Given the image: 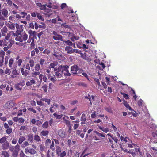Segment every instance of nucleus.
Wrapping results in <instances>:
<instances>
[{
    "label": "nucleus",
    "instance_id": "473e14b6",
    "mask_svg": "<svg viewBox=\"0 0 157 157\" xmlns=\"http://www.w3.org/2000/svg\"><path fill=\"white\" fill-rule=\"evenodd\" d=\"M6 2H7V4L9 7H11L13 4L12 2L10 0H5Z\"/></svg>",
    "mask_w": 157,
    "mask_h": 157
},
{
    "label": "nucleus",
    "instance_id": "a19ab883",
    "mask_svg": "<svg viewBox=\"0 0 157 157\" xmlns=\"http://www.w3.org/2000/svg\"><path fill=\"white\" fill-rule=\"evenodd\" d=\"M8 27L10 29L12 30H14L15 29L14 24H9L8 26Z\"/></svg>",
    "mask_w": 157,
    "mask_h": 157
},
{
    "label": "nucleus",
    "instance_id": "6e6552de",
    "mask_svg": "<svg viewBox=\"0 0 157 157\" xmlns=\"http://www.w3.org/2000/svg\"><path fill=\"white\" fill-rule=\"evenodd\" d=\"M15 103L13 100L7 101L4 105V108L6 109H10L14 106Z\"/></svg>",
    "mask_w": 157,
    "mask_h": 157
},
{
    "label": "nucleus",
    "instance_id": "de8ad7c7",
    "mask_svg": "<svg viewBox=\"0 0 157 157\" xmlns=\"http://www.w3.org/2000/svg\"><path fill=\"white\" fill-rule=\"evenodd\" d=\"M12 132V129L11 128H8L6 130V132L8 134H11Z\"/></svg>",
    "mask_w": 157,
    "mask_h": 157
},
{
    "label": "nucleus",
    "instance_id": "393cba45",
    "mask_svg": "<svg viewBox=\"0 0 157 157\" xmlns=\"http://www.w3.org/2000/svg\"><path fill=\"white\" fill-rule=\"evenodd\" d=\"M24 69H21V71L22 74L26 77L28 74L29 73V70H25V71H24Z\"/></svg>",
    "mask_w": 157,
    "mask_h": 157
},
{
    "label": "nucleus",
    "instance_id": "6e6d98bb",
    "mask_svg": "<svg viewBox=\"0 0 157 157\" xmlns=\"http://www.w3.org/2000/svg\"><path fill=\"white\" fill-rule=\"evenodd\" d=\"M28 129V127L26 126H21L20 128V130H27Z\"/></svg>",
    "mask_w": 157,
    "mask_h": 157
},
{
    "label": "nucleus",
    "instance_id": "a18cd8bd",
    "mask_svg": "<svg viewBox=\"0 0 157 157\" xmlns=\"http://www.w3.org/2000/svg\"><path fill=\"white\" fill-rule=\"evenodd\" d=\"M29 65L31 67L34 66V62L33 59H30L29 61Z\"/></svg>",
    "mask_w": 157,
    "mask_h": 157
},
{
    "label": "nucleus",
    "instance_id": "20e7f679",
    "mask_svg": "<svg viewBox=\"0 0 157 157\" xmlns=\"http://www.w3.org/2000/svg\"><path fill=\"white\" fill-rule=\"evenodd\" d=\"M61 148L59 146H56V154L57 155L60 157H64L66 156L67 153L65 151L61 152Z\"/></svg>",
    "mask_w": 157,
    "mask_h": 157
},
{
    "label": "nucleus",
    "instance_id": "412c9836",
    "mask_svg": "<svg viewBox=\"0 0 157 157\" xmlns=\"http://www.w3.org/2000/svg\"><path fill=\"white\" fill-rule=\"evenodd\" d=\"M35 81L34 80L32 79L30 81H28L26 82V85L28 86H30L34 84Z\"/></svg>",
    "mask_w": 157,
    "mask_h": 157
},
{
    "label": "nucleus",
    "instance_id": "603ef678",
    "mask_svg": "<svg viewBox=\"0 0 157 157\" xmlns=\"http://www.w3.org/2000/svg\"><path fill=\"white\" fill-rule=\"evenodd\" d=\"M21 14L22 15L21 16V18H24L25 17V16L27 15V13L24 12H21Z\"/></svg>",
    "mask_w": 157,
    "mask_h": 157
},
{
    "label": "nucleus",
    "instance_id": "5fc2aeb1",
    "mask_svg": "<svg viewBox=\"0 0 157 157\" xmlns=\"http://www.w3.org/2000/svg\"><path fill=\"white\" fill-rule=\"evenodd\" d=\"M62 26L64 28H70V26L69 25H66V23H64L62 24Z\"/></svg>",
    "mask_w": 157,
    "mask_h": 157
},
{
    "label": "nucleus",
    "instance_id": "c756f323",
    "mask_svg": "<svg viewBox=\"0 0 157 157\" xmlns=\"http://www.w3.org/2000/svg\"><path fill=\"white\" fill-rule=\"evenodd\" d=\"M46 63V62L44 59H41L40 60V64L41 65L42 67H43L44 65H45Z\"/></svg>",
    "mask_w": 157,
    "mask_h": 157
},
{
    "label": "nucleus",
    "instance_id": "69168bd1",
    "mask_svg": "<svg viewBox=\"0 0 157 157\" xmlns=\"http://www.w3.org/2000/svg\"><path fill=\"white\" fill-rule=\"evenodd\" d=\"M95 111L94 112V113L91 114V117L92 118H95L97 117V115L95 113Z\"/></svg>",
    "mask_w": 157,
    "mask_h": 157
},
{
    "label": "nucleus",
    "instance_id": "7c9ffc66",
    "mask_svg": "<svg viewBox=\"0 0 157 157\" xmlns=\"http://www.w3.org/2000/svg\"><path fill=\"white\" fill-rule=\"evenodd\" d=\"M79 37L78 36L74 35L70 39L72 41H74L75 40H78L79 39Z\"/></svg>",
    "mask_w": 157,
    "mask_h": 157
},
{
    "label": "nucleus",
    "instance_id": "f8f14e48",
    "mask_svg": "<svg viewBox=\"0 0 157 157\" xmlns=\"http://www.w3.org/2000/svg\"><path fill=\"white\" fill-rule=\"evenodd\" d=\"M86 120V117L85 114L83 113L81 117L80 120L81 121V124L83 125L85 124V121Z\"/></svg>",
    "mask_w": 157,
    "mask_h": 157
},
{
    "label": "nucleus",
    "instance_id": "c85d7f7f",
    "mask_svg": "<svg viewBox=\"0 0 157 157\" xmlns=\"http://www.w3.org/2000/svg\"><path fill=\"white\" fill-rule=\"evenodd\" d=\"M62 75L59 73V70L56 72L55 76L57 78H60L62 77Z\"/></svg>",
    "mask_w": 157,
    "mask_h": 157
},
{
    "label": "nucleus",
    "instance_id": "ea45409f",
    "mask_svg": "<svg viewBox=\"0 0 157 157\" xmlns=\"http://www.w3.org/2000/svg\"><path fill=\"white\" fill-rule=\"evenodd\" d=\"M69 67V66L68 65H64L63 66L62 65H60L59 66L58 69H68Z\"/></svg>",
    "mask_w": 157,
    "mask_h": 157
},
{
    "label": "nucleus",
    "instance_id": "423d86ee",
    "mask_svg": "<svg viewBox=\"0 0 157 157\" xmlns=\"http://www.w3.org/2000/svg\"><path fill=\"white\" fill-rule=\"evenodd\" d=\"M52 33L54 35L52 38L55 40H60L63 41V36L61 35L58 34L57 32L55 31H53Z\"/></svg>",
    "mask_w": 157,
    "mask_h": 157
},
{
    "label": "nucleus",
    "instance_id": "4d7b16f0",
    "mask_svg": "<svg viewBox=\"0 0 157 157\" xmlns=\"http://www.w3.org/2000/svg\"><path fill=\"white\" fill-rule=\"evenodd\" d=\"M40 73L39 71L36 72H34L33 73L32 76L33 77H36V76L39 75Z\"/></svg>",
    "mask_w": 157,
    "mask_h": 157
},
{
    "label": "nucleus",
    "instance_id": "dca6fc26",
    "mask_svg": "<svg viewBox=\"0 0 157 157\" xmlns=\"http://www.w3.org/2000/svg\"><path fill=\"white\" fill-rule=\"evenodd\" d=\"M27 140L29 142L32 143L33 142V134H29L27 135Z\"/></svg>",
    "mask_w": 157,
    "mask_h": 157
},
{
    "label": "nucleus",
    "instance_id": "a878e982",
    "mask_svg": "<svg viewBox=\"0 0 157 157\" xmlns=\"http://www.w3.org/2000/svg\"><path fill=\"white\" fill-rule=\"evenodd\" d=\"M25 140V138L24 136H21L18 140V143L19 144H21L22 142Z\"/></svg>",
    "mask_w": 157,
    "mask_h": 157
},
{
    "label": "nucleus",
    "instance_id": "f704fd0d",
    "mask_svg": "<svg viewBox=\"0 0 157 157\" xmlns=\"http://www.w3.org/2000/svg\"><path fill=\"white\" fill-rule=\"evenodd\" d=\"M57 62H56L55 63H51L49 66V67L50 68H53L55 66H57Z\"/></svg>",
    "mask_w": 157,
    "mask_h": 157
},
{
    "label": "nucleus",
    "instance_id": "8fccbe9b",
    "mask_svg": "<svg viewBox=\"0 0 157 157\" xmlns=\"http://www.w3.org/2000/svg\"><path fill=\"white\" fill-rule=\"evenodd\" d=\"M42 101H43V99H42L39 101H37V104L40 106H43L44 105V104L42 102Z\"/></svg>",
    "mask_w": 157,
    "mask_h": 157
},
{
    "label": "nucleus",
    "instance_id": "9b49d317",
    "mask_svg": "<svg viewBox=\"0 0 157 157\" xmlns=\"http://www.w3.org/2000/svg\"><path fill=\"white\" fill-rule=\"evenodd\" d=\"M5 52L3 51H1L0 53V66H2L4 62V55Z\"/></svg>",
    "mask_w": 157,
    "mask_h": 157
},
{
    "label": "nucleus",
    "instance_id": "49530a36",
    "mask_svg": "<svg viewBox=\"0 0 157 157\" xmlns=\"http://www.w3.org/2000/svg\"><path fill=\"white\" fill-rule=\"evenodd\" d=\"M42 88L45 92H46L47 91V86L46 84H44L42 87Z\"/></svg>",
    "mask_w": 157,
    "mask_h": 157
},
{
    "label": "nucleus",
    "instance_id": "e2e57ef3",
    "mask_svg": "<svg viewBox=\"0 0 157 157\" xmlns=\"http://www.w3.org/2000/svg\"><path fill=\"white\" fill-rule=\"evenodd\" d=\"M22 62V59H18L17 62V63L18 66H20L21 65V64Z\"/></svg>",
    "mask_w": 157,
    "mask_h": 157
},
{
    "label": "nucleus",
    "instance_id": "ddd939ff",
    "mask_svg": "<svg viewBox=\"0 0 157 157\" xmlns=\"http://www.w3.org/2000/svg\"><path fill=\"white\" fill-rule=\"evenodd\" d=\"M59 135L62 138H64L66 135V133L62 130H59L58 132Z\"/></svg>",
    "mask_w": 157,
    "mask_h": 157
},
{
    "label": "nucleus",
    "instance_id": "b1692460",
    "mask_svg": "<svg viewBox=\"0 0 157 157\" xmlns=\"http://www.w3.org/2000/svg\"><path fill=\"white\" fill-rule=\"evenodd\" d=\"M7 138L6 136H5L2 138L0 139V143L2 144L5 143L6 141H7Z\"/></svg>",
    "mask_w": 157,
    "mask_h": 157
},
{
    "label": "nucleus",
    "instance_id": "2f4dec72",
    "mask_svg": "<svg viewBox=\"0 0 157 157\" xmlns=\"http://www.w3.org/2000/svg\"><path fill=\"white\" fill-rule=\"evenodd\" d=\"M36 16L39 19L41 20L42 21H44V19L42 17V16L40 15V14L38 13H36Z\"/></svg>",
    "mask_w": 157,
    "mask_h": 157
},
{
    "label": "nucleus",
    "instance_id": "6ab92c4d",
    "mask_svg": "<svg viewBox=\"0 0 157 157\" xmlns=\"http://www.w3.org/2000/svg\"><path fill=\"white\" fill-rule=\"evenodd\" d=\"M123 104L126 107L127 109H128L130 110H132V109L131 107L129 106V104L128 103L127 101L124 100Z\"/></svg>",
    "mask_w": 157,
    "mask_h": 157
},
{
    "label": "nucleus",
    "instance_id": "bb28decb",
    "mask_svg": "<svg viewBox=\"0 0 157 157\" xmlns=\"http://www.w3.org/2000/svg\"><path fill=\"white\" fill-rule=\"evenodd\" d=\"M34 139L36 142H39L41 141L40 137L37 135H34Z\"/></svg>",
    "mask_w": 157,
    "mask_h": 157
},
{
    "label": "nucleus",
    "instance_id": "cd10ccee",
    "mask_svg": "<svg viewBox=\"0 0 157 157\" xmlns=\"http://www.w3.org/2000/svg\"><path fill=\"white\" fill-rule=\"evenodd\" d=\"M79 69H71V74L73 75H75L76 74H77V71H78Z\"/></svg>",
    "mask_w": 157,
    "mask_h": 157
},
{
    "label": "nucleus",
    "instance_id": "0eeeda50",
    "mask_svg": "<svg viewBox=\"0 0 157 157\" xmlns=\"http://www.w3.org/2000/svg\"><path fill=\"white\" fill-rule=\"evenodd\" d=\"M17 63L16 62H14V59L11 58L9 61V65L10 67L12 69H16L17 67Z\"/></svg>",
    "mask_w": 157,
    "mask_h": 157
},
{
    "label": "nucleus",
    "instance_id": "09e8293b",
    "mask_svg": "<svg viewBox=\"0 0 157 157\" xmlns=\"http://www.w3.org/2000/svg\"><path fill=\"white\" fill-rule=\"evenodd\" d=\"M13 74L15 75H18L19 74V71H17L16 69H13L12 71Z\"/></svg>",
    "mask_w": 157,
    "mask_h": 157
},
{
    "label": "nucleus",
    "instance_id": "7ed1b4c3",
    "mask_svg": "<svg viewBox=\"0 0 157 157\" xmlns=\"http://www.w3.org/2000/svg\"><path fill=\"white\" fill-rule=\"evenodd\" d=\"M91 137L95 140H99L100 137H105V136L97 131H93L91 134Z\"/></svg>",
    "mask_w": 157,
    "mask_h": 157
},
{
    "label": "nucleus",
    "instance_id": "aec40b11",
    "mask_svg": "<svg viewBox=\"0 0 157 157\" xmlns=\"http://www.w3.org/2000/svg\"><path fill=\"white\" fill-rule=\"evenodd\" d=\"M49 133V132L47 130H42L40 133L41 136H46Z\"/></svg>",
    "mask_w": 157,
    "mask_h": 157
},
{
    "label": "nucleus",
    "instance_id": "774afa93",
    "mask_svg": "<svg viewBox=\"0 0 157 157\" xmlns=\"http://www.w3.org/2000/svg\"><path fill=\"white\" fill-rule=\"evenodd\" d=\"M79 125V124H74L73 128L74 130L76 129Z\"/></svg>",
    "mask_w": 157,
    "mask_h": 157
},
{
    "label": "nucleus",
    "instance_id": "a211bd4d",
    "mask_svg": "<svg viewBox=\"0 0 157 157\" xmlns=\"http://www.w3.org/2000/svg\"><path fill=\"white\" fill-rule=\"evenodd\" d=\"M1 155L3 157H9V154L8 152L5 150L2 151Z\"/></svg>",
    "mask_w": 157,
    "mask_h": 157
},
{
    "label": "nucleus",
    "instance_id": "9d476101",
    "mask_svg": "<svg viewBox=\"0 0 157 157\" xmlns=\"http://www.w3.org/2000/svg\"><path fill=\"white\" fill-rule=\"evenodd\" d=\"M4 40V46L11 47L13 43V41L11 40Z\"/></svg>",
    "mask_w": 157,
    "mask_h": 157
},
{
    "label": "nucleus",
    "instance_id": "c03bdc74",
    "mask_svg": "<svg viewBox=\"0 0 157 157\" xmlns=\"http://www.w3.org/2000/svg\"><path fill=\"white\" fill-rule=\"evenodd\" d=\"M54 145H55V144H54V141H52V144L50 147V148L52 151H54L55 149V148L54 147Z\"/></svg>",
    "mask_w": 157,
    "mask_h": 157
},
{
    "label": "nucleus",
    "instance_id": "4c0bfd02",
    "mask_svg": "<svg viewBox=\"0 0 157 157\" xmlns=\"http://www.w3.org/2000/svg\"><path fill=\"white\" fill-rule=\"evenodd\" d=\"M40 149L41 151H44L45 147L44 145L41 144H40L39 146Z\"/></svg>",
    "mask_w": 157,
    "mask_h": 157
},
{
    "label": "nucleus",
    "instance_id": "5701e85b",
    "mask_svg": "<svg viewBox=\"0 0 157 157\" xmlns=\"http://www.w3.org/2000/svg\"><path fill=\"white\" fill-rule=\"evenodd\" d=\"M62 73H64L65 75L70 76L71 75L69 72L68 69H62Z\"/></svg>",
    "mask_w": 157,
    "mask_h": 157
},
{
    "label": "nucleus",
    "instance_id": "864d4df0",
    "mask_svg": "<svg viewBox=\"0 0 157 157\" xmlns=\"http://www.w3.org/2000/svg\"><path fill=\"white\" fill-rule=\"evenodd\" d=\"M37 35V32L34 31V33H33V34L32 35V37L33 38V39H36V35Z\"/></svg>",
    "mask_w": 157,
    "mask_h": 157
},
{
    "label": "nucleus",
    "instance_id": "052dcab7",
    "mask_svg": "<svg viewBox=\"0 0 157 157\" xmlns=\"http://www.w3.org/2000/svg\"><path fill=\"white\" fill-rule=\"evenodd\" d=\"M27 109L28 110L32 112L33 113H36V111L32 108H28Z\"/></svg>",
    "mask_w": 157,
    "mask_h": 157
},
{
    "label": "nucleus",
    "instance_id": "e433bc0d",
    "mask_svg": "<svg viewBox=\"0 0 157 157\" xmlns=\"http://www.w3.org/2000/svg\"><path fill=\"white\" fill-rule=\"evenodd\" d=\"M105 109L108 112L110 113H112V111L111 108L110 107H104Z\"/></svg>",
    "mask_w": 157,
    "mask_h": 157
},
{
    "label": "nucleus",
    "instance_id": "680f3d73",
    "mask_svg": "<svg viewBox=\"0 0 157 157\" xmlns=\"http://www.w3.org/2000/svg\"><path fill=\"white\" fill-rule=\"evenodd\" d=\"M143 100L141 99H140V100H139V101L138 102V105L139 106H141L143 104Z\"/></svg>",
    "mask_w": 157,
    "mask_h": 157
},
{
    "label": "nucleus",
    "instance_id": "13d9d810",
    "mask_svg": "<svg viewBox=\"0 0 157 157\" xmlns=\"http://www.w3.org/2000/svg\"><path fill=\"white\" fill-rule=\"evenodd\" d=\"M50 51L49 50L45 49L43 52V53L44 54H47V55L49 54L50 53Z\"/></svg>",
    "mask_w": 157,
    "mask_h": 157
},
{
    "label": "nucleus",
    "instance_id": "39448f33",
    "mask_svg": "<svg viewBox=\"0 0 157 157\" xmlns=\"http://www.w3.org/2000/svg\"><path fill=\"white\" fill-rule=\"evenodd\" d=\"M8 12L6 9L4 8L1 10L0 20H6L5 18H7L8 17Z\"/></svg>",
    "mask_w": 157,
    "mask_h": 157
},
{
    "label": "nucleus",
    "instance_id": "0e129e2a",
    "mask_svg": "<svg viewBox=\"0 0 157 157\" xmlns=\"http://www.w3.org/2000/svg\"><path fill=\"white\" fill-rule=\"evenodd\" d=\"M111 137L112 138V139L116 143H117V142L118 141V140L117 139V138L116 137H113L112 136H111Z\"/></svg>",
    "mask_w": 157,
    "mask_h": 157
},
{
    "label": "nucleus",
    "instance_id": "f03ea898",
    "mask_svg": "<svg viewBox=\"0 0 157 157\" xmlns=\"http://www.w3.org/2000/svg\"><path fill=\"white\" fill-rule=\"evenodd\" d=\"M28 37V35L25 33H23L18 35H16V37H15V40L16 41H19L21 42L24 41V43L17 42L16 44L21 46L26 44L27 42H25V41L27 40Z\"/></svg>",
    "mask_w": 157,
    "mask_h": 157
},
{
    "label": "nucleus",
    "instance_id": "4be33fe9",
    "mask_svg": "<svg viewBox=\"0 0 157 157\" xmlns=\"http://www.w3.org/2000/svg\"><path fill=\"white\" fill-rule=\"evenodd\" d=\"M134 112H128V114L129 116L130 117L132 116V115H133L134 117H136L138 115L137 113L135 112V111H134L133 109H132V110Z\"/></svg>",
    "mask_w": 157,
    "mask_h": 157
},
{
    "label": "nucleus",
    "instance_id": "f3484780",
    "mask_svg": "<svg viewBox=\"0 0 157 157\" xmlns=\"http://www.w3.org/2000/svg\"><path fill=\"white\" fill-rule=\"evenodd\" d=\"M65 50L67 51L68 53L71 54L73 53V49L71 47L66 46L65 48Z\"/></svg>",
    "mask_w": 157,
    "mask_h": 157
},
{
    "label": "nucleus",
    "instance_id": "4468645a",
    "mask_svg": "<svg viewBox=\"0 0 157 157\" xmlns=\"http://www.w3.org/2000/svg\"><path fill=\"white\" fill-rule=\"evenodd\" d=\"M53 55L57 59L59 60H63V58H64V57H63L61 55H59V54L56 53L55 52H54V53L53 54Z\"/></svg>",
    "mask_w": 157,
    "mask_h": 157
},
{
    "label": "nucleus",
    "instance_id": "2eb2a0df",
    "mask_svg": "<svg viewBox=\"0 0 157 157\" xmlns=\"http://www.w3.org/2000/svg\"><path fill=\"white\" fill-rule=\"evenodd\" d=\"M2 36H5L6 35L8 32V29L6 26L4 27L1 30Z\"/></svg>",
    "mask_w": 157,
    "mask_h": 157
},
{
    "label": "nucleus",
    "instance_id": "3c124183",
    "mask_svg": "<svg viewBox=\"0 0 157 157\" xmlns=\"http://www.w3.org/2000/svg\"><path fill=\"white\" fill-rule=\"evenodd\" d=\"M64 42L66 44H67V45L69 46H71L73 45V43L72 42L70 41L69 40H68L67 41H64Z\"/></svg>",
    "mask_w": 157,
    "mask_h": 157
},
{
    "label": "nucleus",
    "instance_id": "58836bf2",
    "mask_svg": "<svg viewBox=\"0 0 157 157\" xmlns=\"http://www.w3.org/2000/svg\"><path fill=\"white\" fill-rule=\"evenodd\" d=\"M29 145V144L27 141H25L22 144L21 147L22 148H24L26 146H27Z\"/></svg>",
    "mask_w": 157,
    "mask_h": 157
},
{
    "label": "nucleus",
    "instance_id": "72a5a7b5",
    "mask_svg": "<svg viewBox=\"0 0 157 157\" xmlns=\"http://www.w3.org/2000/svg\"><path fill=\"white\" fill-rule=\"evenodd\" d=\"M121 94L123 95V97L125 98L127 100L129 98L128 95L127 94L122 92H121Z\"/></svg>",
    "mask_w": 157,
    "mask_h": 157
},
{
    "label": "nucleus",
    "instance_id": "79ce46f5",
    "mask_svg": "<svg viewBox=\"0 0 157 157\" xmlns=\"http://www.w3.org/2000/svg\"><path fill=\"white\" fill-rule=\"evenodd\" d=\"M53 115L54 117H56V119H60L62 117V115H57L56 113H55L53 114Z\"/></svg>",
    "mask_w": 157,
    "mask_h": 157
},
{
    "label": "nucleus",
    "instance_id": "bf43d9fd",
    "mask_svg": "<svg viewBox=\"0 0 157 157\" xmlns=\"http://www.w3.org/2000/svg\"><path fill=\"white\" fill-rule=\"evenodd\" d=\"M64 122L67 125L70 126V122L69 120L65 119L64 120Z\"/></svg>",
    "mask_w": 157,
    "mask_h": 157
},
{
    "label": "nucleus",
    "instance_id": "338daca9",
    "mask_svg": "<svg viewBox=\"0 0 157 157\" xmlns=\"http://www.w3.org/2000/svg\"><path fill=\"white\" fill-rule=\"evenodd\" d=\"M33 39L31 36H29L28 40H27V42L28 43H30L31 41L33 40Z\"/></svg>",
    "mask_w": 157,
    "mask_h": 157
},
{
    "label": "nucleus",
    "instance_id": "f257e3e1",
    "mask_svg": "<svg viewBox=\"0 0 157 157\" xmlns=\"http://www.w3.org/2000/svg\"><path fill=\"white\" fill-rule=\"evenodd\" d=\"M2 149L3 150H6L8 149L12 152V156H16L17 155V151H20V146L17 144L14 146L9 144L8 142L7 141L5 143L2 144L1 146Z\"/></svg>",
    "mask_w": 157,
    "mask_h": 157
},
{
    "label": "nucleus",
    "instance_id": "1a4fd4ad",
    "mask_svg": "<svg viewBox=\"0 0 157 157\" xmlns=\"http://www.w3.org/2000/svg\"><path fill=\"white\" fill-rule=\"evenodd\" d=\"M25 154H28L29 153L31 155H34L36 153V151L33 148H28V147L25 150Z\"/></svg>",
    "mask_w": 157,
    "mask_h": 157
},
{
    "label": "nucleus",
    "instance_id": "37998d69",
    "mask_svg": "<svg viewBox=\"0 0 157 157\" xmlns=\"http://www.w3.org/2000/svg\"><path fill=\"white\" fill-rule=\"evenodd\" d=\"M48 125V121L44 122L42 124V127L44 128H46Z\"/></svg>",
    "mask_w": 157,
    "mask_h": 157
},
{
    "label": "nucleus",
    "instance_id": "c9c22d12",
    "mask_svg": "<svg viewBox=\"0 0 157 157\" xmlns=\"http://www.w3.org/2000/svg\"><path fill=\"white\" fill-rule=\"evenodd\" d=\"M43 101H44L45 102L47 103L48 105L50 104L51 100L49 99H48L47 98H43Z\"/></svg>",
    "mask_w": 157,
    "mask_h": 157
}]
</instances>
